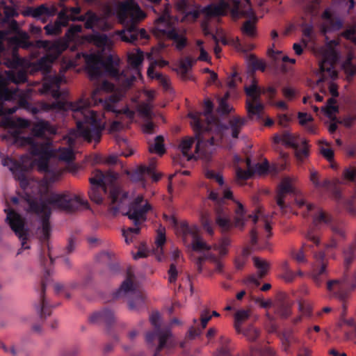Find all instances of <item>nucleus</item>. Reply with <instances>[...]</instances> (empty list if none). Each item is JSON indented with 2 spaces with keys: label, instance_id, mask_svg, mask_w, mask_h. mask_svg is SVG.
<instances>
[{
  "label": "nucleus",
  "instance_id": "1",
  "mask_svg": "<svg viewBox=\"0 0 356 356\" xmlns=\"http://www.w3.org/2000/svg\"><path fill=\"white\" fill-rule=\"evenodd\" d=\"M62 78L57 75H46L40 91L42 94L50 95L55 101L47 103L43 101L33 104L25 99L19 100V106L35 115L40 113L56 110L59 111H71L74 119L76 129L70 131L67 136L68 147L60 149L59 159L70 162L74 159L72 147L76 144L78 137L83 138L88 143L94 141L98 143L104 128L99 114L90 108L92 102L89 99H80L76 102L58 100L66 96V92L60 90Z\"/></svg>",
  "mask_w": 356,
  "mask_h": 356
},
{
  "label": "nucleus",
  "instance_id": "2",
  "mask_svg": "<svg viewBox=\"0 0 356 356\" xmlns=\"http://www.w3.org/2000/svg\"><path fill=\"white\" fill-rule=\"evenodd\" d=\"M88 204L86 200L80 196L67 191L57 193H49L45 200H31L29 203V210L40 218L41 225L38 227L35 235L42 243L47 242L51 234L49 218L51 213V207L68 213L74 212L80 207Z\"/></svg>",
  "mask_w": 356,
  "mask_h": 356
},
{
  "label": "nucleus",
  "instance_id": "3",
  "mask_svg": "<svg viewBox=\"0 0 356 356\" xmlns=\"http://www.w3.org/2000/svg\"><path fill=\"white\" fill-rule=\"evenodd\" d=\"M118 178V174L108 170L106 172L100 170H95L89 181L91 188L88 195L91 201L97 204H102L107 196L108 210L113 216L121 211L128 202V193L123 191L119 186L115 185Z\"/></svg>",
  "mask_w": 356,
  "mask_h": 356
},
{
  "label": "nucleus",
  "instance_id": "4",
  "mask_svg": "<svg viewBox=\"0 0 356 356\" xmlns=\"http://www.w3.org/2000/svg\"><path fill=\"white\" fill-rule=\"evenodd\" d=\"M178 6L186 13V17H191L193 20L199 18L200 13L209 17L225 16L227 14L229 10H230L231 14L234 18L240 17L251 18L254 17L250 0H233L232 8L230 3L226 0H219L217 4L210 3L200 10L194 9L186 11L187 0H180Z\"/></svg>",
  "mask_w": 356,
  "mask_h": 356
},
{
  "label": "nucleus",
  "instance_id": "5",
  "mask_svg": "<svg viewBox=\"0 0 356 356\" xmlns=\"http://www.w3.org/2000/svg\"><path fill=\"white\" fill-rule=\"evenodd\" d=\"M119 21L123 24L124 29L119 33L122 41L134 43L147 36L145 29H139L138 23L145 17V14L140 6L133 0L120 3L117 9Z\"/></svg>",
  "mask_w": 356,
  "mask_h": 356
},
{
  "label": "nucleus",
  "instance_id": "6",
  "mask_svg": "<svg viewBox=\"0 0 356 356\" xmlns=\"http://www.w3.org/2000/svg\"><path fill=\"white\" fill-rule=\"evenodd\" d=\"M15 143L19 147L29 146L31 154L38 156L34 163L38 171L45 174L46 184H52L59 179L61 173L59 171L51 170L49 165V161L53 156L49 142L38 141L33 136L17 135L15 137Z\"/></svg>",
  "mask_w": 356,
  "mask_h": 356
},
{
  "label": "nucleus",
  "instance_id": "7",
  "mask_svg": "<svg viewBox=\"0 0 356 356\" xmlns=\"http://www.w3.org/2000/svg\"><path fill=\"white\" fill-rule=\"evenodd\" d=\"M295 201L300 209L305 207V217L309 216L310 212L316 211L313 215L312 225L308 229L307 238L316 245H318L320 240L316 232L321 229L323 225H330L332 222V216L325 213L321 209L316 207L314 204L307 202L301 196L296 197Z\"/></svg>",
  "mask_w": 356,
  "mask_h": 356
},
{
  "label": "nucleus",
  "instance_id": "8",
  "mask_svg": "<svg viewBox=\"0 0 356 356\" xmlns=\"http://www.w3.org/2000/svg\"><path fill=\"white\" fill-rule=\"evenodd\" d=\"M86 69L91 79H96L102 76L103 73L113 77L120 74L118 69V60L108 55L104 58L101 55L90 54L86 58Z\"/></svg>",
  "mask_w": 356,
  "mask_h": 356
},
{
  "label": "nucleus",
  "instance_id": "9",
  "mask_svg": "<svg viewBox=\"0 0 356 356\" xmlns=\"http://www.w3.org/2000/svg\"><path fill=\"white\" fill-rule=\"evenodd\" d=\"M152 209L151 204L144 199L143 195H138L129 203L127 211L122 212L133 222L135 227H129L123 232H127V234H138L140 232V225L146 221L147 213Z\"/></svg>",
  "mask_w": 356,
  "mask_h": 356
},
{
  "label": "nucleus",
  "instance_id": "10",
  "mask_svg": "<svg viewBox=\"0 0 356 356\" xmlns=\"http://www.w3.org/2000/svg\"><path fill=\"white\" fill-rule=\"evenodd\" d=\"M161 315L158 312H153L149 316V321L154 327V330L147 333L145 340L149 346H154L158 341L153 356H160L161 350L166 346L167 341L172 337L169 327H162L161 325Z\"/></svg>",
  "mask_w": 356,
  "mask_h": 356
},
{
  "label": "nucleus",
  "instance_id": "11",
  "mask_svg": "<svg viewBox=\"0 0 356 356\" xmlns=\"http://www.w3.org/2000/svg\"><path fill=\"white\" fill-rule=\"evenodd\" d=\"M134 278V273L131 268H129L126 279L113 293V298L117 299L132 295L134 297L128 302L129 308L131 310L138 311L144 307L145 300L143 296L136 289Z\"/></svg>",
  "mask_w": 356,
  "mask_h": 356
},
{
  "label": "nucleus",
  "instance_id": "12",
  "mask_svg": "<svg viewBox=\"0 0 356 356\" xmlns=\"http://www.w3.org/2000/svg\"><path fill=\"white\" fill-rule=\"evenodd\" d=\"M81 8L79 6L67 7L63 6L58 13L57 19L54 24H48L44 26L46 34L48 35H57L61 33L63 27L68 25L70 21L77 22L74 19L81 15Z\"/></svg>",
  "mask_w": 356,
  "mask_h": 356
},
{
  "label": "nucleus",
  "instance_id": "13",
  "mask_svg": "<svg viewBox=\"0 0 356 356\" xmlns=\"http://www.w3.org/2000/svg\"><path fill=\"white\" fill-rule=\"evenodd\" d=\"M213 104L209 99L204 100V111L203 113H190L188 117L191 119V125L196 134L197 138L200 137L202 132H207L210 129V125L216 122V118L213 116Z\"/></svg>",
  "mask_w": 356,
  "mask_h": 356
},
{
  "label": "nucleus",
  "instance_id": "14",
  "mask_svg": "<svg viewBox=\"0 0 356 356\" xmlns=\"http://www.w3.org/2000/svg\"><path fill=\"white\" fill-rule=\"evenodd\" d=\"M356 289V270L350 281L346 277L342 280H331L327 282V290L330 298L346 302L350 293Z\"/></svg>",
  "mask_w": 356,
  "mask_h": 356
},
{
  "label": "nucleus",
  "instance_id": "15",
  "mask_svg": "<svg viewBox=\"0 0 356 356\" xmlns=\"http://www.w3.org/2000/svg\"><path fill=\"white\" fill-rule=\"evenodd\" d=\"M4 212L6 213V222L21 241L22 248L17 252V254H19L22 253V250L30 248V247L26 245V241L29 238V231L25 228L24 219L20 214L12 209H5Z\"/></svg>",
  "mask_w": 356,
  "mask_h": 356
},
{
  "label": "nucleus",
  "instance_id": "16",
  "mask_svg": "<svg viewBox=\"0 0 356 356\" xmlns=\"http://www.w3.org/2000/svg\"><path fill=\"white\" fill-rule=\"evenodd\" d=\"M248 218L252 219L254 224H256L259 219L261 218L262 219L263 226L267 232L266 239H259L258 237V232L257 228H252L250 232V243L251 245V248L258 250L268 249L270 243L268 240L272 235L271 225L268 222V220L264 217H263V214L259 209H258L255 213L248 215Z\"/></svg>",
  "mask_w": 356,
  "mask_h": 356
},
{
  "label": "nucleus",
  "instance_id": "17",
  "mask_svg": "<svg viewBox=\"0 0 356 356\" xmlns=\"http://www.w3.org/2000/svg\"><path fill=\"white\" fill-rule=\"evenodd\" d=\"M236 217L233 222L227 218L226 213L224 211L223 208H218L217 209V216L216 218V224L224 230L229 229L232 226L243 229L245 223V210L243 205L237 202V207L235 210Z\"/></svg>",
  "mask_w": 356,
  "mask_h": 356
},
{
  "label": "nucleus",
  "instance_id": "18",
  "mask_svg": "<svg viewBox=\"0 0 356 356\" xmlns=\"http://www.w3.org/2000/svg\"><path fill=\"white\" fill-rule=\"evenodd\" d=\"M245 91L247 96L250 98L246 101V109L249 118H252L256 116L259 120L264 108L260 99L261 90L255 83H252L249 87H246Z\"/></svg>",
  "mask_w": 356,
  "mask_h": 356
},
{
  "label": "nucleus",
  "instance_id": "19",
  "mask_svg": "<svg viewBox=\"0 0 356 356\" xmlns=\"http://www.w3.org/2000/svg\"><path fill=\"white\" fill-rule=\"evenodd\" d=\"M40 260L41 264L44 267L45 270L44 277L41 281L40 303L39 305L36 307V309L39 312L41 318H46L47 316H50L51 312L50 306L45 298V291L47 284L48 282V277L50 276L51 273L49 269H46V262L47 261V258L44 255V252H41L40 255Z\"/></svg>",
  "mask_w": 356,
  "mask_h": 356
},
{
  "label": "nucleus",
  "instance_id": "20",
  "mask_svg": "<svg viewBox=\"0 0 356 356\" xmlns=\"http://www.w3.org/2000/svg\"><path fill=\"white\" fill-rule=\"evenodd\" d=\"M162 10V14L154 20L153 33L158 38L168 39V33L175 31L176 28L170 20L168 4Z\"/></svg>",
  "mask_w": 356,
  "mask_h": 356
},
{
  "label": "nucleus",
  "instance_id": "21",
  "mask_svg": "<svg viewBox=\"0 0 356 356\" xmlns=\"http://www.w3.org/2000/svg\"><path fill=\"white\" fill-rule=\"evenodd\" d=\"M338 58V54L332 47H329L324 51L323 59L319 63V69L324 76L334 79L337 76L334 65Z\"/></svg>",
  "mask_w": 356,
  "mask_h": 356
},
{
  "label": "nucleus",
  "instance_id": "22",
  "mask_svg": "<svg viewBox=\"0 0 356 356\" xmlns=\"http://www.w3.org/2000/svg\"><path fill=\"white\" fill-rule=\"evenodd\" d=\"M191 247L193 250L196 252H200L202 250H207V252L204 253L201 257H197L195 259V267L198 273H201L202 271V264L206 260H210L211 261H217L218 257L215 254L209 252L211 246L207 245L204 241H202L200 235L197 237L192 239Z\"/></svg>",
  "mask_w": 356,
  "mask_h": 356
},
{
  "label": "nucleus",
  "instance_id": "23",
  "mask_svg": "<svg viewBox=\"0 0 356 356\" xmlns=\"http://www.w3.org/2000/svg\"><path fill=\"white\" fill-rule=\"evenodd\" d=\"M287 195L293 196L297 195V191L293 187L292 180L289 177H285L282 180L277 191L276 203L282 211H284L288 207L285 202Z\"/></svg>",
  "mask_w": 356,
  "mask_h": 356
},
{
  "label": "nucleus",
  "instance_id": "24",
  "mask_svg": "<svg viewBox=\"0 0 356 356\" xmlns=\"http://www.w3.org/2000/svg\"><path fill=\"white\" fill-rule=\"evenodd\" d=\"M26 13V15L45 23L49 17L54 16L57 13V8L54 6L42 4L35 8H29Z\"/></svg>",
  "mask_w": 356,
  "mask_h": 356
},
{
  "label": "nucleus",
  "instance_id": "25",
  "mask_svg": "<svg viewBox=\"0 0 356 356\" xmlns=\"http://www.w3.org/2000/svg\"><path fill=\"white\" fill-rule=\"evenodd\" d=\"M92 324L105 325L109 328L115 321L114 312L108 309H104L92 313L88 318Z\"/></svg>",
  "mask_w": 356,
  "mask_h": 356
},
{
  "label": "nucleus",
  "instance_id": "26",
  "mask_svg": "<svg viewBox=\"0 0 356 356\" xmlns=\"http://www.w3.org/2000/svg\"><path fill=\"white\" fill-rule=\"evenodd\" d=\"M35 46L54 54L56 56H58L67 49L68 44L67 42L61 40L54 42L39 40L36 42Z\"/></svg>",
  "mask_w": 356,
  "mask_h": 356
},
{
  "label": "nucleus",
  "instance_id": "27",
  "mask_svg": "<svg viewBox=\"0 0 356 356\" xmlns=\"http://www.w3.org/2000/svg\"><path fill=\"white\" fill-rule=\"evenodd\" d=\"M131 180L134 181H143L145 176H150L154 181L160 179L161 176L154 172L153 165L145 166L140 165L129 173Z\"/></svg>",
  "mask_w": 356,
  "mask_h": 356
},
{
  "label": "nucleus",
  "instance_id": "28",
  "mask_svg": "<svg viewBox=\"0 0 356 356\" xmlns=\"http://www.w3.org/2000/svg\"><path fill=\"white\" fill-rule=\"evenodd\" d=\"M254 264L258 269L257 275H250L248 281L249 283L253 284L256 286L260 284V280H261L267 273L269 268L268 263L265 260H261L259 257H253Z\"/></svg>",
  "mask_w": 356,
  "mask_h": 356
},
{
  "label": "nucleus",
  "instance_id": "29",
  "mask_svg": "<svg viewBox=\"0 0 356 356\" xmlns=\"http://www.w3.org/2000/svg\"><path fill=\"white\" fill-rule=\"evenodd\" d=\"M204 132H202L200 135L199 138H197L196 134L195 133V138L191 137L184 138L179 144V148L181 151L183 156L186 159L187 161H191L193 159H195V156L193 154H188L189 150L191 149L195 140H197L196 145V150L198 149L200 144L203 142V139L202 138V134Z\"/></svg>",
  "mask_w": 356,
  "mask_h": 356
},
{
  "label": "nucleus",
  "instance_id": "30",
  "mask_svg": "<svg viewBox=\"0 0 356 356\" xmlns=\"http://www.w3.org/2000/svg\"><path fill=\"white\" fill-rule=\"evenodd\" d=\"M178 232L180 233L182 240L186 245H188V236H191L192 239H193L199 235L198 227L195 225H189L186 221L180 223Z\"/></svg>",
  "mask_w": 356,
  "mask_h": 356
},
{
  "label": "nucleus",
  "instance_id": "31",
  "mask_svg": "<svg viewBox=\"0 0 356 356\" xmlns=\"http://www.w3.org/2000/svg\"><path fill=\"white\" fill-rule=\"evenodd\" d=\"M88 40L102 51L110 50L111 49V42L104 33H97L90 35Z\"/></svg>",
  "mask_w": 356,
  "mask_h": 356
},
{
  "label": "nucleus",
  "instance_id": "32",
  "mask_svg": "<svg viewBox=\"0 0 356 356\" xmlns=\"http://www.w3.org/2000/svg\"><path fill=\"white\" fill-rule=\"evenodd\" d=\"M273 141L276 144L282 143L284 145L292 148L296 147L298 143L297 138L288 131H284L281 135H275Z\"/></svg>",
  "mask_w": 356,
  "mask_h": 356
},
{
  "label": "nucleus",
  "instance_id": "33",
  "mask_svg": "<svg viewBox=\"0 0 356 356\" xmlns=\"http://www.w3.org/2000/svg\"><path fill=\"white\" fill-rule=\"evenodd\" d=\"M32 132L36 137H42L46 133L53 134L55 132L54 129L47 121L40 120L36 122L32 129Z\"/></svg>",
  "mask_w": 356,
  "mask_h": 356
},
{
  "label": "nucleus",
  "instance_id": "34",
  "mask_svg": "<svg viewBox=\"0 0 356 356\" xmlns=\"http://www.w3.org/2000/svg\"><path fill=\"white\" fill-rule=\"evenodd\" d=\"M246 119L239 117H233L229 121V127L231 129L232 136L234 138L238 137V134L246 123Z\"/></svg>",
  "mask_w": 356,
  "mask_h": 356
},
{
  "label": "nucleus",
  "instance_id": "35",
  "mask_svg": "<svg viewBox=\"0 0 356 356\" xmlns=\"http://www.w3.org/2000/svg\"><path fill=\"white\" fill-rule=\"evenodd\" d=\"M75 19H76L77 22H84L85 27L88 29H91L98 22L99 17L95 13L91 10H88L84 15H80Z\"/></svg>",
  "mask_w": 356,
  "mask_h": 356
},
{
  "label": "nucleus",
  "instance_id": "36",
  "mask_svg": "<svg viewBox=\"0 0 356 356\" xmlns=\"http://www.w3.org/2000/svg\"><path fill=\"white\" fill-rule=\"evenodd\" d=\"M12 172L15 179L19 181L20 187L23 189L26 188L29 186V180L26 175L25 167L19 163V168H15Z\"/></svg>",
  "mask_w": 356,
  "mask_h": 356
},
{
  "label": "nucleus",
  "instance_id": "37",
  "mask_svg": "<svg viewBox=\"0 0 356 356\" xmlns=\"http://www.w3.org/2000/svg\"><path fill=\"white\" fill-rule=\"evenodd\" d=\"M144 60L143 51L138 50L136 53H131L128 55V63L130 66L138 74L140 67Z\"/></svg>",
  "mask_w": 356,
  "mask_h": 356
},
{
  "label": "nucleus",
  "instance_id": "38",
  "mask_svg": "<svg viewBox=\"0 0 356 356\" xmlns=\"http://www.w3.org/2000/svg\"><path fill=\"white\" fill-rule=\"evenodd\" d=\"M168 40H173L176 43L177 49L179 51H181L187 45L186 38L179 35L177 29L168 33Z\"/></svg>",
  "mask_w": 356,
  "mask_h": 356
},
{
  "label": "nucleus",
  "instance_id": "39",
  "mask_svg": "<svg viewBox=\"0 0 356 356\" xmlns=\"http://www.w3.org/2000/svg\"><path fill=\"white\" fill-rule=\"evenodd\" d=\"M250 312L248 310L241 309L236 312L234 315V327L238 333L241 332V325L243 321L248 319Z\"/></svg>",
  "mask_w": 356,
  "mask_h": 356
},
{
  "label": "nucleus",
  "instance_id": "40",
  "mask_svg": "<svg viewBox=\"0 0 356 356\" xmlns=\"http://www.w3.org/2000/svg\"><path fill=\"white\" fill-rule=\"evenodd\" d=\"M343 23L339 17H333L327 24L322 27V32L326 33L328 31H337L342 29Z\"/></svg>",
  "mask_w": 356,
  "mask_h": 356
},
{
  "label": "nucleus",
  "instance_id": "41",
  "mask_svg": "<svg viewBox=\"0 0 356 356\" xmlns=\"http://www.w3.org/2000/svg\"><path fill=\"white\" fill-rule=\"evenodd\" d=\"M149 152H155L159 155H162L165 152L164 147V138L162 136H157L155 138L154 143L149 145Z\"/></svg>",
  "mask_w": 356,
  "mask_h": 356
},
{
  "label": "nucleus",
  "instance_id": "42",
  "mask_svg": "<svg viewBox=\"0 0 356 356\" xmlns=\"http://www.w3.org/2000/svg\"><path fill=\"white\" fill-rule=\"evenodd\" d=\"M9 80L16 84L24 83L27 81V74L24 70L17 72H10L8 74Z\"/></svg>",
  "mask_w": 356,
  "mask_h": 356
},
{
  "label": "nucleus",
  "instance_id": "43",
  "mask_svg": "<svg viewBox=\"0 0 356 356\" xmlns=\"http://www.w3.org/2000/svg\"><path fill=\"white\" fill-rule=\"evenodd\" d=\"M309 145L306 140H303L300 145L296 144V147H293L296 156L298 160H303L309 156Z\"/></svg>",
  "mask_w": 356,
  "mask_h": 356
},
{
  "label": "nucleus",
  "instance_id": "44",
  "mask_svg": "<svg viewBox=\"0 0 356 356\" xmlns=\"http://www.w3.org/2000/svg\"><path fill=\"white\" fill-rule=\"evenodd\" d=\"M352 60L353 55L350 54L342 65L345 73L348 77H353L356 74V65L353 63Z\"/></svg>",
  "mask_w": 356,
  "mask_h": 356
},
{
  "label": "nucleus",
  "instance_id": "45",
  "mask_svg": "<svg viewBox=\"0 0 356 356\" xmlns=\"http://www.w3.org/2000/svg\"><path fill=\"white\" fill-rule=\"evenodd\" d=\"M13 92H11L7 88H0V116L6 113V110L3 106V101L8 100L12 98Z\"/></svg>",
  "mask_w": 356,
  "mask_h": 356
},
{
  "label": "nucleus",
  "instance_id": "46",
  "mask_svg": "<svg viewBox=\"0 0 356 356\" xmlns=\"http://www.w3.org/2000/svg\"><path fill=\"white\" fill-rule=\"evenodd\" d=\"M355 250H356V243H353L349 245L348 247H347V248H346L344 250V252H343L344 257H345L344 258V264L347 268L350 266V265L351 264V263L353 261Z\"/></svg>",
  "mask_w": 356,
  "mask_h": 356
},
{
  "label": "nucleus",
  "instance_id": "47",
  "mask_svg": "<svg viewBox=\"0 0 356 356\" xmlns=\"http://www.w3.org/2000/svg\"><path fill=\"white\" fill-rule=\"evenodd\" d=\"M326 264H323L319 268L314 270L313 278L318 286L323 283L326 277Z\"/></svg>",
  "mask_w": 356,
  "mask_h": 356
},
{
  "label": "nucleus",
  "instance_id": "48",
  "mask_svg": "<svg viewBox=\"0 0 356 356\" xmlns=\"http://www.w3.org/2000/svg\"><path fill=\"white\" fill-rule=\"evenodd\" d=\"M229 97V94L226 93L225 95L219 99L218 112L222 115L229 114L232 110V108L227 104V101Z\"/></svg>",
  "mask_w": 356,
  "mask_h": 356
},
{
  "label": "nucleus",
  "instance_id": "49",
  "mask_svg": "<svg viewBox=\"0 0 356 356\" xmlns=\"http://www.w3.org/2000/svg\"><path fill=\"white\" fill-rule=\"evenodd\" d=\"M343 302V305H342L343 312L341 314L339 326L341 327L343 325H346L349 327H353L355 334L356 335V321L354 318L346 319L344 318V316L346 315V302Z\"/></svg>",
  "mask_w": 356,
  "mask_h": 356
},
{
  "label": "nucleus",
  "instance_id": "50",
  "mask_svg": "<svg viewBox=\"0 0 356 356\" xmlns=\"http://www.w3.org/2000/svg\"><path fill=\"white\" fill-rule=\"evenodd\" d=\"M309 247L307 245H303L302 248L298 252L293 250L291 253V257L298 264H305L307 260L305 255V249Z\"/></svg>",
  "mask_w": 356,
  "mask_h": 356
},
{
  "label": "nucleus",
  "instance_id": "51",
  "mask_svg": "<svg viewBox=\"0 0 356 356\" xmlns=\"http://www.w3.org/2000/svg\"><path fill=\"white\" fill-rule=\"evenodd\" d=\"M240 333H242L248 341H254L259 336V332L252 326H250L245 330H242Z\"/></svg>",
  "mask_w": 356,
  "mask_h": 356
},
{
  "label": "nucleus",
  "instance_id": "52",
  "mask_svg": "<svg viewBox=\"0 0 356 356\" xmlns=\"http://www.w3.org/2000/svg\"><path fill=\"white\" fill-rule=\"evenodd\" d=\"M253 174L254 172L250 169L245 170L239 167L236 169V177L238 181L248 180L253 175Z\"/></svg>",
  "mask_w": 356,
  "mask_h": 356
},
{
  "label": "nucleus",
  "instance_id": "53",
  "mask_svg": "<svg viewBox=\"0 0 356 356\" xmlns=\"http://www.w3.org/2000/svg\"><path fill=\"white\" fill-rule=\"evenodd\" d=\"M81 349L78 346L63 348L59 352V356H79Z\"/></svg>",
  "mask_w": 356,
  "mask_h": 356
},
{
  "label": "nucleus",
  "instance_id": "54",
  "mask_svg": "<svg viewBox=\"0 0 356 356\" xmlns=\"http://www.w3.org/2000/svg\"><path fill=\"white\" fill-rule=\"evenodd\" d=\"M250 64L254 70H260L264 72L266 70V63L262 60H258L254 56L250 58Z\"/></svg>",
  "mask_w": 356,
  "mask_h": 356
},
{
  "label": "nucleus",
  "instance_id": "55",
  "mask_svg": "<svg viewBox=\"0 0 356 356\" xmlns=\"http://www.w3.org/2000/svg\"><path fill=\"white\" fill-rule=\"evenodd\" d=\"M242 31L249 36H254L255 34V26L254 23L250 20L245 21L243 25Z\"/></svg>",
  "mask_w": 356,
  "mask_h": 356
},
{
  "label": "nucleus",
  "instance_id": "56",
  "mask_svg": "<svg viewBox=\"0 0 356 356\" xmlns=\"http://www.w3.org/2000/svg\"><path fill=\"white\" fill-rule=\"evenodd\" d=\"M277 314L283 318H287L291 314V306L282 303L277 310Z\"/></svg>",
  "mask_w": 356,
  "mask_h": 356
},
{
  "label": "nucleus",
  "instance_id": "57",
  "mask_svg": "<svg viewBox=\"0 0 356 356\" xmlns=\"http://www.w3.org/2000/svg\"><path fill=\"white\" fill-rule=\"evenodd\" d=\"M231 244V240L228 237H223L219 244L218 250L221 256H224L227 253V248Z\"/></svg>",
  "mask_w": 356,
  "mask_h": 356
},
{
  "label": "nucleus",
  "instance_id": "58",
  "mask_svg": "<svg viewBox=\"0 0 356 356\" xmlns=\"http://www.w3.org/2000/svg\"><path fill=\"white\" fill-rule=\"evenodd\" d=\"M303 36L311 39L314 33V26L311 23L303 22L301 24Z\"/></svg>",
  "mask_w": 356,
  "mask_h": 356
},
{
  "label": "nucleus",
  "instance_id": "59",
  "mask_svg": "<svg viewBox=\"0 0 356 356\" xmlns=\"http://www.w3.org/2000/svg\"><path fill=\"white\" fill-rule=\"evenodd\" d=\"M342 36L356 44V28L355 26L346 29L342 33Z\"/></svg>",
  "mask_w": 356,
  "mask_h": 356
},
{
  "label": "nucleus",
  "instance_id": "60",
  "mask_svg": "<svg viewBox=\"0 0 356 356\" xmlns=\"http://www.w3.org/2000/svg\"><path fill=\"white\" fill-rule=\"evenodd\" d=\"M205 176L208 179H215L220 186H223L224 179L222 175L216 173L213 170H207L205 172Z\"/></svg>",
  "mask_w": 356,
  "mask_h": 356
},
{
  "label": "nucleus",
  "instance_id": "61",
  "mask_svg": "<svg viewBox=\"0 0 356 356\" xmlns=\"http://www.w3.org/2000/svg\"><path fill=\"white\" fill-rule=\"evenodd\" d=\"M269 163L267 160H265L263 163H258L255 165L254 171L259 175H264L268 172Z\"/></svg>",
  "mask_w": 356,
  "mask_h": 356
},
{
  "label": "nucleus",
  "instance_id": "62",
  "mask_svg": "<svg viewBox=\"0 0 356 356\" xmlns=\"http://www.w3.org/2000/svg\"><path fill=\"white\" fill-rule=\"evenodd\" d=\"M298 118L299 120V123L303 127L313 121L312 116L307 113L299 112L298 114Z\"/></svg>",
  "mask_w": 356,
  "mask_h": 356
},
{
  "label": "nucleus",
  "instance_id": "63",
  "mask_svg": "<svg viewBox=\"0 0 356 356\" xmlns=\"http://www.w3.org/2000/svg\"><path fill=\"white\" fill-rule=\"evenodd\" d=\"M168 280L170 283H174L176 282L177 275H178V271L176 268V265L175 264H171L170 266V268L168 271Z\"/></svg>",
  "mask_w": 356,
  "mask_h": 356
},
{
  "label": "nucleus",
  "instance_id": "64",
  "mask_svg": "<svg viewBox=\"0 0 356 356\" xmlns=\"http://www.w3.org/2000/svg\"><path fill=\"white\" fill-rule=\"evenodd\" d=\"M195 63V60L192 58L190 56H186L184 58L180 63L179 68L180 69H186V70H190V68L192 67V66Z\"/></svg>",
  "mask_w": 356,
  "mask_h": 356
}]
</instances>
